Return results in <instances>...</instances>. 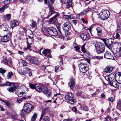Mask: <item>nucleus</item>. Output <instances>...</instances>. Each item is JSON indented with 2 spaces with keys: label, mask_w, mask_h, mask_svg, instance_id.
Wrapping results in <instances>:
<instances>
[{
  "label": "nucleus",
  "mask_w": 121,
  "mask_h": 121,
  "mask_svg": "<svg viewBox=\"0 0 121 121\" xmlns=\"http://www.w3.org/2000/svg\"><path fill=\"white\" fill-rule=\"evenodd\" d=\"M13 73L11 72H9L7 75V78L8 79H10V78Z\"/></svg>",
  "instance_id": "obj_33"
},
{
  "label": "nucleus",
  "mask_w": 121,
  "mask_h": 121,
  "mask_svg": "<svg viewBox=\"0 0 121 121\" xmlns=\"http://www.w3.org/2000/svg\"><path fill=\"white\" fill-rule=\"evenodd\" d=\"M119 76V82H121V73L118 72L117 73V75Z\"/></svg>",
  "instance_id": "obj_46"
},
{
  "label": "nucleus",
  "mask_w": 121,
  "mask_h": 121,
  "mask_svg": "<svg viewBox=\"0 0 121 121\" xmlns=\"http://www.w3.org/2000/svg\"><path fill=\"white\" fill-rule=\"evenodd\" d=\"M85 44L83 45L81 47L82 51L85 54H88L89 53L88 51L85 48Z\"/></svg>",
  "instance_id": "obj_25"
},
{
  "label": "nucleus",
  "mask_w": 121,
  "mask_h": 121,
  "mask_svg": "<svg viewBox=\"0 0 121 121\" xmlns=\"http://www.w3.org/2000/svg\"><path fill=\"white\" fill-rule=\"evenodd\" d=\"M5 17V18L8 20H9L11 18V15L10 14H7L6 15Z\"/></svg>",
  "instance_id": "obj_37"
},
{
  "label": "nucleus",
  "mask_w": 121,
  "mask_h": 121,
  "mask_svg": "<svg viewBox=\"0 0 121 121\" xmlns=\"http://www.w3.org/2000/svg\"><path fill=\"white\" fill-rule=\"evenodd\" d=\"M74 48H75L76 51H78L80 49V48L78 46H75Z\"/></svg>",
  "instance_id": "obj_52"
},
{
  "label": "nucleus",
  "mask_w": 121,
  "mask_h": 121,
  "mask_svg": "<svg viewBox=\"0 0 121 121\" xmlns=\"http://www.w3.org/2000/svg\"><path fill=\"white\" fill-rule=\"evenodd\" d=\"M58 94H57L56 95H54V97L52 98V99H55V100L53 101L54 102V103H56V99H57L56 96Z\"/></svg>",
  "instance_id": "obj_50"
},
{
  "label": "nucleus",
  "mask_w": 121,
  "mask_h": 121,
  "mask_svg": "<svg viewBox=\"0 0 121 121\" xmlns=\"http://www.w3.org/2000/svg\"><path fill=\"white\" fill-rule=\"evenodd\" d=\"M73 24H74L75 25H76L77 24V21L76 20H73Z\"/></svg>",
  "instance_id": "obj_64"
},
{
  "label": "nucleus",
  "mask_w": 121,
  "mask_h": 121,
  "mask_svg": "<svg viewBox=\"0 0 121 121\" xmlns=\"http://www.w3.org/2000/svg\"><path fill=\"white\" fill-rule=\"evenodd\" d=\"M77 96L79 97V96H82V93L81 92H78L76 94Z\"/></svg>",
  "instance_id": "obj_58"
},
{
  "label": "nucleus",
  "mask_w": 121,
  "mask_h": 121,
  "mask_svg": "<svg viewBox=\"0 0 121 121\" xmlns=\"http://www.w3.org/2000/svg\"><path fill=\"white\" fill-rule=\"evenodd\" d=\"M19 23L17 20L12 21L11 22L10 26L13 29L15 26L18 25Z\"/></svg>",
  "instance_id": "obj_19"
},
{
  "label": "nucleus",
  "mask_w": 121,
  "mask_h": 121,
  "mask_svg": "<svg viewBox=\"0 0 121 121\" xmlns=\"http://www.w3.org/2000/svg\"><path fill=\"white\" fill-rule=\"evenodd\" d=\"M71 26V24L69 22H67L64 23L62 28L64 30L68 31L70 30Z\"/></svg>",
  "instance_id": "obj_8"
},
{
  "label": "nucleus",
  "mask_w": 121,
  "mask_h": 121,
  "mask_svg": "<svg viewBox=\"0 0 121 121\" xmlns=\"http://www.w3.org/2000/svg\"><path fill=\"white\" fill-rule=\"evenodd\" d=\"M48 6H49L50 5H52L54 3V2L55 0H48Z\"/></svg>",
  "instance_id": "obj_40"
},
{
  "label": "nucleus",
  "mask_w": 121,
  "mask_h": 121,
  "mask_svg": "<svg viewBox=\"0 0 121 121\" xmlns=\"http://www.w3.org/2000/svg\"><path fill=\"white\" fill-rule=\"evenodd\" d=\"M80 37L84 40H88L89 39L88 37H87L86 35L84 33L81 34L80 36Z\"/></svg>",
  "instance_id": "obj_23"
},
{
  "label": "nucleus",
  "mask_w": 121,
  "mask_h": 121,
  "mask_svg": "<svg viewBox=\"0 0 121 121\" xmlns=\"http://www.w3.org/2000/svg\"><path fill=\"white\" fill-rule=\"evenodd\" d=\"M47 31L48 34L51 35L55 36L58 34V32L56 29L53 27H50L48 28Z\"/></svg>",
  "instance_id": "obj_5"
},
{
  "label": "nucleus",
  "mask_w": 121,
  "mask_h": 121,
  "mask_svg": "<svg viewBox=\"0 0 121 121\" xmlns=\"http://www.w3.org/2000/svg\"><path fill=\"white\" fill-rule=\"evenodd\" d=\"M22 65L23 66H26L27 64V62L25 60H22L21 61Z\"/></svg>",
  "instance_id": "obj_38"
},
{
  "label": "nucleus",
  "mask_w": 121,
  "mask_h": 121,
  "mask_svg": "<svg viewBox=\"0 0 121 121\" xmlns=\"http://www.w3.org/2000/svg\"><path fill=\"white\" fill-rule=\"evenodd\" d=\"M3 61L5 62L6 64H8V60L5 58H3Z\"/></svg>",
  "instance_id": "obj_53"
},
{
  "label": "nucleus",
  "mask_w": 121,
  "mask_h": 121,
  "mask_svg": "<svg viewBox=\"0 0 121 121\" xmlns=\"http://www.w3.org/2000/svg\"><path fill=\"white\" fill-rule=\"evenodd\" d=\"M112 68L109 67H107L105 69V71L106 73H110L112 72Z\"/></svg>",
  "instance_id": "obj_26"
},
{
  "label": "nucleus",
  "mask_w": 121,
  "mask_h": 121,
  "mask_svg": "<svg viewBox=\"0 0 121 121\" xmlns=\"http://www.w3.org/2000/svg\"><path fill=\"white\" fill-rule=\"evenodd\" d=\"M61 2L63 4H65L66 3V7L68 8L71 6L72 4V0H60Z\"/></svg>",
  "instance_id": "obj_11"
},
{
  "label": "nucleus",
  "mask_w": 121,
  "mask_h": 121,
  "mask_svg": "<svg viewBox=\"0 0 121 121\" xmlns=\"http://www.w3.org/2000/svg\"><path fill=\"white\" fill-rule=\"evenodd\" d=\"M50 118L48 116H45L43 119V121H50Z\"/></svg>",
  "instance_id": "obj_36"
},
{
  "label": "nucleus",
  "mask_w": 121,
  "mask_h": 121,
  "mask_svg": "<svg viewBox=\"0 0 121 121\" xmlns=\"http://www.w3.org/2000/svg\"><path fill=\"white\" fill-rule=\"evenodd\" d=\"M45 66L43 65L40 67V69L43 70H45Z\"/></svg>",
  "instance_id": "obj_62"
},
{
  "label": "nucleus",
  "mask_w": 121,
  "mask_h": 121,
  "mask_svg": "<svg viewBox=\"0 0 121 121\" xmlns=\"http://www.w3.org/2000/svg\"><path fill=\"white\" fill-rule=\"evenodd\" d=\"M88 107L85 106L83 107V110L85 111H88Z\"/></svg>",
  "instance_id": "obj_51"
},
{
  "label": "nucleus",
  "mask_w": 121,
  "mask_h": 121,
  "mask_svg": "<svg viewBox=\"0 0 121 121\" xmlns=\"http://www.w3.org/2000/svg\"><path fill=\"white\" fill-rule=\"evenodd\" d=\"M27 43L32 44V42L33 41V39L31 38H27Z\"/></svg>",
  "instance_id": "obj_28"
},
{
  "label": "nucleus",
  "mask_w": 121,
  "mask_h": 121,
  "mask_svg": "<svg viewBox=\"0 0 121 121\" xmlns=\"http://www.w3.org/2000/svg\"><path fill=\"white\" fill-rule=\"evenodd\" d=\"M45 112L44 111H43L40 120L39 121H40V120L42 119L43 117L45 115Z\"/></svg>",
  "instance_id": "obj_43"
},
{
  "label": "nucleus",
  "mask_w": 121,
  "mask_h": 121,
  "mask_svg": "<svg viewBox=\"0 0 121 121\" xmlns=\"http://www.w3.org/2000/svg\"><path fill=\"white\" fill-rule=\"evenodd\" d=\"M35 89L39 92H43L48 97L51 96V93L50 91H49L46 86L43 84H40L36 87Z\"/></svg>",
  "instance_id": "obj_1"
},
{
  "label": "nucleus",
  "mask_w": 121,
  "mask_h": 121,
  "mask_svg": "<svg viewBox=\"0 0 121 121\" xmlns=\"http://www.w3.org/2000/svg\"><path fill=\"white\" fill-rule=\"evenodd\" d=\"M114 55L115 57H117L121 56V47L119 48L118 52L115 53Z\"/></svg>",
  "instance_id": "obj_24"
},
{
  "label": "nucleus",
  "mask_w": 121,
  "mask_h": 121,
  "mask_svg": "<svg viewBox=\"0 0 121 121\" xmlns=\"http://www.w3.org/2000/svg\"><path fill=\"white\" fill-rule=\"evenodd\" d=\"M120 36L119 34L118 33H116L115 35V38L117 39H119L120 38Z\"/></svg>",
  "instance_id": "obj_48"
},
{
  "label": "nucleus",
  "mask_w": 121,
  "mask_h": 121,
  "mask_svg": "<svg viewBox=\"0 0 121 121\" xmlns=\"http://www.w3.org/2000/svg\"><path fill=\"white\" fill-rule=\"evenodd\" d=\"M74 97L73 94L70 93H68L65 96V99L66 101L73 98Z\"/></svg>",
  "instance_id": "obj_17"
},
{
  "label": "nucleus",
  "mask_w": 121,
  "mask_h": 121,
  "mask_svg": "<svg viewBox=\"0 0 121 121\" xmlns=\"http://www.w3.org/2000/svg\"><path fill=\"white\" fill-rule=\"evenodd\" d=\"M16 86H14L7 88V90L9 92H14L16 90Z\"/></svg>",
  "instance_id": "obj_27"
},
{
  "label": "nucleus",
  "mask_w": 121,
  "mask_h": 121,
  "mask_svg": "<svg viewBox=\"0 0 121 121\" xmlns=\"http://www.w3.org/2000/svg\"><path fill=\"white\" fill-rule=\"evenodd\" d=\"M12 117L13 119L16 120L17 119V115L16 113H14L12 116Z\"/></svg>",
  "instance_id": "obj_34"
},
{
  "label": "nucleus",
  "mask_w": 121,
  "mask_h": 121,
  "mask_svg": "<svg viewBox=\"0 0 121 121\" xmlns=\"http://www.w3.org/2000/svg\"><path fill=\"white\" fill-rule=\"evenodd\" d=\"M37 114L36 113H34L33 115L32 118L31 120L32 121H34L36 119L37 117Z\"/></svg>",
  "instance_id": "obj_32"
},
{
  "label": "nucleus",
  "mask_w": 121,
  "mask_h": 121,
  "mask_svg": "<svg viewBox=\"0 0 121 121\" xmlns=\"http://www.w3.org/2000/svg\"><path fill=\"white\" fill-rule=\"evenodd\" d=\"M10 3V0H5L4 1V4H8Z\"/></svg>",
  "instance_id": "obj_47"
},
{
  "label": "nucleus",
  "mask_w": 121,
  "mask_h": 121,
  "mask_svg": "<svg viewBox=\"0 0 121 121\" xmlns=\"http://www.w3.org/2000/svg\"><path fill=\"white\" fill-rule=\"evenodd\" d=\"M59 13H56V14L49 21V23L54 24L56 23L57 22V18L59 17Z\"/></svg>",
  "instance_id": "obj_7"
},
{
  "label": "nucleus",
  "mask_w": 121,
  "mask_h": 121,
  "mask_svg": "<svg viewBox=\"0 0 121 121\" xmlns=\"http://www.w3.org/2000/svg\"><path fill=\"white\" fill-rule=\"evenodd\" d=\"M8 35H6V34H0V36L2 37L1 38V41L2 42H6L9 40V39L7 36Z\"/></svg>",
  "instance_id": "obj_12"
},
{
  "label": "nucleus",
  "mask_w": 121,
  "mask_h": 121,
  "mask_svg": "<svg viewBox=\"0 0 121 121\" xmlns=\"http://www.w3.org/2000/svg\"><path fill=\"white\" fill-rule=\"evenodd\" d=\"M104 57L105 58L108 59H114L112 55L108 51L104 53Z\"/></svg>",
  "instance_id": "obj_14"
},
{
  "label": "nucleus",
  "mask_w": 121,
  "mask_h": 121,
  "mask_svg": "<svg viewBox=\"0 0 121 121\" xmlns=\"http://www.w3.org/2000/svg\"><path fill=\"white\" fill-rule=\"evenodd\" d=\"M114 100V98L112 97L111 98H109L108 99V100L109 101H110L112 102Z\"/></svg>",
  "instance_id": "obj_60"
},
{
  "label": "nucleus",
  "mask_w": 121,
  "mask_h": 121,
  "mask_svg": "<svg viewBox=\"0 0 121 121\" xmlns=\"http://www.w3.org/2000/svg\"><path fill=\"white\" fill-rule=\"evenodd\" d=\"M30 21L31 22V24L30 25V26L33 27H35L36 24V22L34 21L33 20H31Z\"/></svg>",
  "instance_id": "obj_31"
},
{
  "label": "nucleus",
  "mask_w": 121,
  "mask_h": 121,
  "mask_svg": "<svg viewBox=\"0 0 121 121\" xmlns=\"http://www.w3.org/2000/svg\"><path fill=\"white\" fill-rule=\"evenodd\" d=\"M96 30L97 31L98 37L99 38L101 37L102 35V29L98 27L96 28Z\"/></svg>",
  "instance_id": "obj_18"
},
{
  "label": "nucleus",
  "mask_w": 121,
  "mask_h": 121,
  "mask_svg": "<svg viewBox=\"0 0 121 121\" xmlns=\"http://www.w3.org/2000/svg\"><path fill=\"white\" fill-rule=\"evenodd\" d=\"M33 106L31 104L27 103L24 105V109H22L21 111L22 115L25 116L26 113H29L33 109Z\"/></svg>",
  "instance_id": "obj_2"
},
{
  "label": "nucleus",
  "mask_w": 121,
  "mask_h": 121,
  "mask_svg": "<svg viewBox=\"0 0 121 121\" xmlns=\"http://www.w3.org/2000/svg\"><path fill=\"white\" fill-rule=\"evenodd\" d=\"M37 85V83L33 84L32 83H29V86L32 89H34L36 87V86Z\"/></svg>",
  "instance_id": "obj_29"
},
{
  "label": "nucleus",
  "mask_w": 121,
  "mask_h": 121,
  "mask_svg": "<svg viewBox=\"0 0 121 121\" xmlns=\"http://www.w3.org/2000/svg\"><path fill=\"white\" fill-rule=\"evenodd\" d=\"M68 101H69V103L71 104H73L75 103V100L74 99H71L69 100Z\"/></svg>",
  "instance_id": "obj_41"
},
{
  "label": "nucleus",
  "mask_w": 121,
  "mask_h": 121,
  "mask_svg": "<svg viewBox=\"0 0 121 121\" xmlns=\"http://www.w3.org/2000/svg\"><path fill=\"white\" fill-rule=\"evenodd\" d=\"M119 84H120V82H118L116 81L115 80L112 82H109V84L111 86H113L115 88H117L120 86Z\"/></svg>",
  "instance_id": "obj_16"
},
{
  "label": "nucleus",
  "mask_w": 121,
  "mask_h": 121,
  "mask_svg": "<svg viewBox=\"0 0 121 121\" xmlns=\"http://www.w3.org/2000/svg\"><path fill=\"white\" fill-rule=\"evenodd\" d=\"M117 108L119 109L121 107V100H120L117 103Z\"/></svg>",
  "instance_id": "obj_30"
},
{
  "label": "nucleus",
  "mask_w": 121,
  "mask_h": 121,
  "mask_svg": "<svg viewBox=\"0 0 121 121\" xmlns=\"http://www.w3.org/2000/svg\"><path fill=\"white\" fill-rule=\"evenodd\" d=\"M105 78L108 81H112L114 79V75L113 74L111 73L109 75L105 76Z\"/></svg>",
  "instance_id": "obj_15"
},
{
  "label": "nucleus",
  "mask_w": 121,
  "mask_h": 121,
  "mask_svg": "<svg viewBox=\"0 0 121 121\" xmlns=\"http://www.w3.org/2000/svg\"><path fill=\"white\" fill-rule=\"evenodd\" d=\"M63 57H62L60 61V65H62L63 64Z\"/></svg>",
  "instance_id": "obj_63"
},
{
  "label": "nucleus",
  "mask_w": 121,
  "mask_h": 121,
  "mask_svg": "<svg viewBox=\"0 0 121 121\" xmlns=\"http://www.w3.org/2000/svg\"><path fill=\"white\" fill-rule=\"evenodd\" d=\"M111 118L109 116H108L104 119V121H110Z\"/></svg>",
  "instance_id": "obj_35"
},
{
  "label": "nucleus",
  "mask_w": 121,
  "mask_h": 121,
  "mask_svg": "<svg viewBox=\"0 0 121 121\" xmlns=\"http://www.w3.org/2000/svg\"><path fill=\"white\" fill-rule=\"evenodd\" d=\"M22 99H17V103H20L22 101Z\"/></svg>",
  "instance_id": "obj_61"
},
{
  "label": "nucleus",
  "mask_w": 121,
  "mask_h": 121,
  "mask_svg": "<svg viewBox=\"0 0 121 121\" xmlns=\"http://www.w3.org/2000/svg\"><path fill=\"white\" fill-rule=\"evenodd\" d=\"M26 35L28 36V38H32L33 34L31 31L30 30H28L26 31Z\"/></svg>",
  "instance_id": "obj_21"
},
{
  "label": "nucleus",
  "mask_w": 121,
  "mask_h": 121,
  "mask_svg": "<svg viewBox=\"0 0 121 121\" xmlns=\"http://www.w3.org/2000/svg\"><path fill=\"white\" fill-rule=\"evenodd\" d=\"M64 17L65 19H73L75 18V17L71 14L69 15H65Z\"/></svg>",
  "instance_id": "obj_22"
},
{
  "label": "nucleus",
  "mask_w": 121,
  "mask_h": 121,
  "mask_svg": "<svg viewBox=\"0 0 121 121\" xmlns=\"http://www.w3.org/2000/svg\"><path fill=\"white\" fill-rule=\"evenodd\" d=\"M86 13V10H84L79 13V14L82 15H84Z\"/></svg>",
  "instance_id": "obj_54"
},
{
  "label": "nucleus",
  "mask_w": 121,
  "mask_h": 121,
  "mask_svg": "<svg viewBox=\"0 0 121 121\" xmlns=\"http://www.w3.org/2000/svg\"><path fill=\"white\" fill-rule=\"evenodd\" d=\"M52 5H50L49 6L50 8V12H54L55 13V12L54 11V8L52 7L51 6Z\"/></svg>",
  "instance_id": "obj_45"
},
{
  "label": "nucleus",
  "mask_w": 121,
  "mask_h": 121,
  "mask_svg": "<svg viewBox=\"0 0 121 121\" xmlns=\"http://www.w3.org/2000/svg\"><path fill=\"white\" fill-rule=\"evenodd\" d=\"M24 91H22L20 92L19 93H18L17 95L18 97H21L22 96L23 94L25 93V91H24Z\"/></svg>",
  "instance_id": "obj_42"
},
{
  "label": "nucleus",
  "mask_w": 121,
  "mask_h": 121,
  "mask_svg": "<svg viewBox=\"0 0 121 121\" xmlns=\"http://www.w3.org/2000/svg\"><path fill=\"white\" fill-rule=\"evenodd\" d=\"M81 20L83 23H86L87 22V21L86 20H85L84 18H82L81 19Z\"/></svg>",
  "instance_id": "obj_55"
},
{
  "label": "nucleus",
  "mask_w": 121,
  "mask_h": 121,
  "mask_svg": "<svg viewBox=\"0 0 121 121\" xmlns=\"http://www.w3.org/2000/svg\"><path fill=\"white\" fill-rule=\"evenodd\" d=\"M43 54L46 58H51V52L49 49H46L44 50L43 52Z\"/></svg>",
  "instance_id": "obj_9"
},
{
  "label": "nucleus",
  "mask_w": 121,
  "mask_h": 121,
  "mask_svg": "<svg viewBox=\"0 0 121 121\" xmlns=\"http://www.w3.org/2000/svg\"><path fill=\"white\" fill-rule=\"evenodd\" d=\"M88 63H80L79 65L80 70L83 73H86L89 69Z\"/></svg>",
  "instance_id": "obj_4"
},
{
  "label": "nucleus",
  "mask_w": 121,
  "mask_h": 121,
  "mask_svg": "<svg viewBox=\"0 0 121 121\" xmlns=\"http://www.w3.org/2000/svg\"><path fill=\"white\" fill-rule=\"evenodd\" d=\"M72 110L74 112H77V108L76 107H74L72 108Z\"/></svg>",
  "instance_id": "obj_57"
},
{
  "label": "nucleus",
  "mask_w": 121,
  "mask_h": 121,
  "mask_svg": "<svg viewBox=\"0 0 121 121\" xmlns=\"http://www.w3.org/2000/svg\"><path fill=\"white\" fill-rule=\"evenodd\" d=\"M95 47L96 52L98 54L100 53L103 52L105 48L103 44L99 42L96 43Z\"/></svg>",
  "instance_id": "obj_3"
},
{
  "label": "nucleus",
  "mask_w": 121,
  "mask_h": 121,
  "mask_svg": "<svg viewBox=\"0 0 121 121\" xmlns=\"http://www.w3.org/2000/svg\"><path fill=\"white\" fill-rule=\"evenodd\" d=\"M15 83H12L10 82H7L6 83V86H11L13 85V86L14 85Z\"/></svg>",
  "instance_id": "obj_39"
},
{
  "label": "nucleus",
  "mask_w": 121,
  "mask_h": 121,
  "mask_svg": "<svg viewBox=\"0 0 121 121\" xmlns=\"http://www.w3.org/2000/svg\"><path fill=\"white\" fill-rule=\"evenodd\" d=\"M54 12H50L48 16V18H49L50 16L52 14H54Z\"/></svg>",
  "instance_id": "obj_59"
},
{
  "label": "nucleus",
  "mask_w": 121,
  "mask_h": 121,
  "mask_svg": "<svg viewBox=\"0 0 121 121\" xmlns=\"http://www.w3.org/2000/svg\"><path fill=\"white\" fill-rule=\"evenodd\" d=\"M113 42V39L112 38L109 39L104 42L107 47L109 48Z\"/></svg>",
  "instance_id": "obj_13"
},
{
  "label": "nucleus",
  "mask_w": 121,
  "mask_h": 121,
  "mask_svg": "<svg viewBox=\"0 0 121 121\" xmlns=\"http://www.w3.org/2000/svg\"><path fill=\"white\" fill-rule=\"evenodd\" d=\"M101 18L103 20L107 19L109 15V12L107 10H102L100 13Z\"/></svg>",
  "instance_id": "obj_6"
},
{
  "label": "nucleus",
  "mask_w": 121,
  "mask_h": 121,
  "mask_svg": "<svg viewBox=\"0 0 121 121\" xmlns=\"http://www.w3.org/2000/svg\"><path fill=\"white\" fill-rule=\"evenodd\" d=\"M71 80H70V82L69 83V85L71 88L73 89L74 86V82L73 79L72 77L71 78Z\"/></svg>",
  "instance_id": "obj_20"
},
{
  "label": "nucleus",
  "mask_w": 121,
  "mask_h": 121,
  "mask_svg": "<svg viewBox=\"0 0 121 121\" xmlns=\"http://www.w3.org/2000/svg\"><path fill=\"white\" fill-rule=\"evenodd\" d=\"M103 57L95 56L94 57V58L95 59L99 60L102 58Z\"/></svg>",
  "instance_id": "obj_56"
},
{
  "label": "nucleus",
  "mask_w": 121,
  "mask_h": 121,
  "mask_svg": "<svg viewBox=\"0 0 121 121\" xmlns=\"http://www.w3.org/2000/svg\"><path fill=\"white\" fill-rule=\"evenodd\" d=\"M26 59L33 64H36L38 62V60L36 59L31 56H27L26 58Z\"/></svg>",
  "instance_id": "obj_10"
},
{
  "label": "nucleus",
  "mask_w": 121,
  "mask_h": 121,
  "mask_svg": "<svg viewBox=\"0 0 121 121\" xmlns=\"http://www.w3.org/2000/svg\"><path fill=\"white\" fill-rule=\"evenodd\" d=\"M2 101L3 102H4L5 104L8 106L9 107L10 105V104L9 103V102L8 101H5L4 100H2Z\"/></svg>",
  "instance_id": "obj_44"
},
{
  "label": "nucleus",
  "mask_w": 121,
  "mask_h": 121,
  "mask_svg": "<svg viewBox=\"0 0 121 121\" xmlns=\"http://www.w3.org/2000/svg\"><path fill=\"white\" fill-rule=\"evenodd\" d=\"M6 71V70L5 69H3L2 68H0V73L2 74L4 73Z\"/></svg>",
  "instance_id": "obj_49"
}]
</instances>
